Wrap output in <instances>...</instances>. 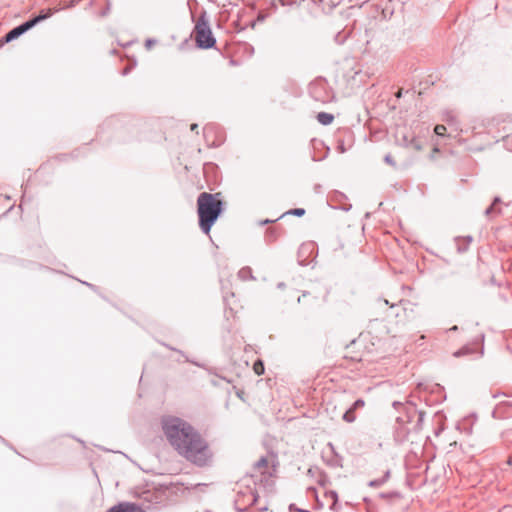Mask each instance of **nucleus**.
<instances>
[{
	"label": "nucleus",
	"instance_id": "f257e3e1",
	"mask_svg": "<svg viewBox=\"0 0 512 512\" xmlns=\"http://www.w3.org/2000/svg\"><path fill=\"white\" fill-rule=\"evenodd\" d=\"M161 426L167 441L179 455L199 467L211 460L213 454L207 441L190 423L176 416H163Z\"/></svg>",
	"mask_w": 512,
	"mask_h": 512
},
{
	"label": "nucleus",
	"instance_id": "f03ea898",
	"mask_svg": "<svg viewBox=\"0 0 512 512\" xmlns=\"http://www.w3.org/2000/svg\"><path fill=\"white\" fill-rule=\"evenodd\" d=\"M226 205L221 192H201L198 195L196 201L198 225L205 235H209L212 227L225 212Z\"/></svg>",
	"mask_w": 512,
	"mask_h": 512
},
{
	"label": "nucleus",
	"instance_id": "7ed1b4c3",
	"mask_svg": "<svg viewBox=\"0 0 512 512\" xmlns=\"http://www.w3.org/2000/svg\"><path fill=\"white\" fill-rule=\"evenodd\" d=\"M140 121L126 115H112L107 117L96 132L98 138L106 132H111L116 141L127 143L140 139Z\"/></svg>",
	"mask_w": 512,
	"mask_h": 512
},
{
	"label": "nucleus",
	"instance_id": "20e7f679",
	"mask_svg": "<svg viewBox=\"0 0 512 512\" xmlns=\"http://www.w3.org/2000/svg\"><path fill=\"white\" fill-rule=\"evenodd\" d=\"M187 6L190 10L191 20L194 23L193 34L195 35L196 47L202 50L215 48L216 38L206 9L201 8L199 17L196 18L194 7L198 6L197 0H188Z\"/></svg>",
	"mask_w": 512,
	"mask_h": 512
},
{
	"label": "nucleus",
	"instance_id": "39448f33",
	"mask_svg": "<svg viewBox=\"0 0 512 512\" xmlns=\"http://www.w3.org/2000/svg\"><path fill=\"white\" fill-rule=\"evenodd\" d=\"M51 15H52L51 12H46L45 10H42L38 15L31 16L28 20L22 22L21 24L15 26L11 30H9L1 38V43L7 44L14 40H17L20 36L25 34L30 29L34 28L37 24L48 19Z\"/></svg>",
	"mask_w": 512,
	"mask_h": 512
},
{
	"label": "nucleus",
	"instance_id": "423d86ee",
	"mask_svg": "<svg viewBox=\"0 0 512 512\" xmlns=\"http://www.w3.org/2000/svg\"><path fill=\"white\" fill-rule=\"evenodd\" d=\"M310 96L318 102L329 103L335 99V94L329 86L327 80L323 77H318L309 84Z\"/></svg>",
	"mask_w": 512,
	"mask_h": 512
},
{
	"label": "nucleus",
	"instance_id": "0eeeda50",
	"mask_svg": "<svg viewBox=\"0 0 512 512\" xmlns=\"http://www.w3.org/2000/svg\"><path fill=\"white\" fill-rule=\"evenodd\" d=\"M317 247L314 242H307L300 245L298 249V263L301 266H308L317 256Z\"/></svg>",
	"mask_w": 512,
	"mask_h": 512
},
{
	"label": "nucleus",
	"instance_id": "6e6552de",
	"mask_svg": "<svg viewBox=\"0 0 512 512\" xmlns=\"http://www.w3.org/2000/svg\"><path fill=\"white\" fill-rule=\"evenodd\" d=\"M484 339H485V335L481 334L478 338H476L474 340V342L472 344L467 343V344L463 345L461 348H459L458 350H456L453 353V356L456 358H459V357H463V356L472 355V354L476 353V351H477L474 348V345H479L480 347L478 349V354L480 357H482L484 355Z\"/></svg>",
	"mask_w": 512,
	"mask_h": 512
},
{
	"label": "nucleus",
	"instance_id": "1a4fd4ad",
	"mask_svg": "<svg viewBox=\"0 0 512 512\" xmlns=\"http://www.w3.org/2000/svg\"><path fill=\"white\" fill-rule=\"evenodd\" d=\"M203 134H204V137H205L206 141H208V138H209L210 134H214L215 135V139L211 143L207 144L209 148H218L225 141V139L223 137L222 128L220 126H218L217 124H214V123H210V124L205 125L204 128H203Z\"/></svg>",
	"mask_w": 512,
	"mask_h": 512
},
{
	"label": "nucleus",
	"instance_id": "9d476101",
	"mask_svg": "<svg viewBox=\"0 0 512 512\" xmlns=\"http://www.w3.org/2000/svg\"><path fill=\"white\" fill-rule=\"evenodd\" d=\"M415 414L418 415V420H417L416 424L414 425L413 429L417 432L422 427V424H423L424 418H425V412L422 410H417L415 404L409 403V407L406 408L405 415L398 416L397 421L398 422H400V421L401 422H411Z\"/></svg>",
	"mask_w": 512,
	"mask_h": 512
},
{
	"label": "nucleus",
	"instance_id": "9b49d317",
	"mask_svg": "<svg viewBox=\"0 0 512 512\" xmlns=\"http://www.w3.org/2000/svg\"><path fill=\"white\" fill-rule=\"evenodd\" d=\"M158 343H159L160 345H162V346L166 347L167 349H169V350H171V351H174V352L178 353L179 355H181L182 357H184L185 362H188V363H190V364H192V365H195V366H197V367H199V368L205 369L209 374H214V375L218 376V375L214 372V370H213L212 368L207 367L204 363H201V362H199V361H197V360H194V359L189 358V357L185 354V352H184V351H182V350H180V349H177L176 347H173V346H171L170 344H168V343H166V342H163V341H158Z\"/></svg>",
	"mask_w": 512,
	"mask_h": 512
},
{
	"label": "nucleus",
	"instance_id": "f8f14e48",
	"mask_svg": "<svg viewBox=\"0 0 512 512\" xmlns=\"http://www.w3.org/2000/svg\"><path fill=\"white\" fill-rule=\"evenodd\" d=\"M347 196L338 190H334L329 193V201L337 203L335 206H332L334 209H340L345 212H348L351 210L352 205L351 204H343L345 200H347Z\"/></svg>",
	"mask_w": 512,
	"mask_h": 512
},
{
	"label": "nucleus",
	"instance_id": "ddd939ff",
	"mask_svg": "<svg viewBox=\"0 0 512 512\" xmlns=\"http://www.w3.org/2000/svg\"><path fill=\"white\" fill-rule=\"evenodd\" d=\"M477 420L476 413H471L467 417L463 418L457 423V429L465 433L466 435H470L472 433L473 425Z\"/></svg>",
	"mask_w": 512,
	"mask_h": 512
},
{
	"label": "nucleus",
	"instance_id": "4468645a",
	"mask_svg": "<svg viewBox=\"0 0 512 512\" xmlns=\"http://www.w3.org/2000/svg\"><path fill=\"white\" fill-rule=\"evenodd\" d=\"M284 233L282 227H268L264 233V241L270 245L277 241V239Z\"/></svg>",
	"mask_w": 512,
	"mask_h": 512
},
{
	"label": "nucleus",
	"instance_id": "2eb2a0df",
	"mask_svg": "<svg viewBox=\"0 0 512 512\" xmlns=\"http://www.w3.org/2000/svg\"><path fill=\"white\" fill-rule=\"evenodd\" d=\"M512 408V402L503 401L499 403L492 411V417L494 419H503L508 416V409Z\"/></svg>",
	"mask_w": 512,
	"mask_h": 512
},
{
	"label": "nucleus",
	"instance_id": "dca6fc26",
	"mask_svg": "<svg viewBox=\"0 0 512 512\" xmlns=\"http://www.w3.org/2000/svg\"><path fill=\"white\" fill-rule=\"evenodd\" d=\"M108 512H144L139 506L130 503H121L112 507Z\"/></svg>",
	"mask_w": 512,
	"mask_h": 512
},
{
	"label": "nucleus",
	"instance_id": "f3484780",
	"mask_svg": "<svg viewBox=\"0 0 512 512\" xmlns=\"http://www.w3.org/2000/svg\"><path fill=\"white\" fill-rule=\"evenodd\" d=\"M396 423L398 424V427L395 429V439L397 441H405L407 439V436L409 434V428L406 427V424L409 422H398L396 420Z\"/></svg>",
	"mask_w": 512,
	"mask_h": 512
},
{
	"label": "nucleus",
	"instance_id": "a211bd4d",
	"mask_svg": "<svg viewBox=\"0 0 512 512\" xmlns=\"http://www.w3.org/2000/svg\"><path fill=\"white\" fill-rule=\"evenodd\" d=\"M443 121H445L450 127H453L456 131L459 130V122L452 111L446 110L443 112Z\"/></svg>",
	"mask_w": 512,
	"mask_h": 512
},
{
	"label": "nucleus",
	"instance_id": "6ab92c4d",
	"mask_svg": "<svg viewBox=\"0 0 512 512\" xmlns=\"http://www.w3.org/2000/svg\"><path fill=\"white\" fill-rule=\"evenodd\" d=\"M334 118L335 117L332 113H328V112H324V111L318 112L316 114V120L318 121V123H320L323 126L330 125L334 121Z\"/></svg>",
	"mask_w": 512,
	"mask_h": 512
},
{
	"label": "nucleus",
	"instance_id": "aec40b11",
	"mask_svg": "<svg viewBox=\"0 0 512 512\" xmlns=\"http://www.w3.org/2000/svg\"><path fill=\"white\" fill-rule=\"evenodd\" d=\"M87 145L88 144H85L83 149L87 150ZM81 150H82V148H77V149L73 150L70 154H60V155L56 156V158L59 161H67L69 158L77 159L78 157H80Z\"/></svg>",
	"mask_w": 512,
	"mask_h": 512
},
{
	"label": "nucleus",
	"instance_id": "412c9836",
	"mask_svg": "<svg viewBox=\"0 0 512 512\" xmlns=\"http://www.w3.org/2000/svg\"><path fill=\"white\" fill-rule=\"evenodd\" d=\"M305 213H306V210L304 208H292V209L287 210L283 214H281L278 217V219H282L288 215L302 217L305 215Z\"/></svg>",
	"mask_w": 512,
	"mask_h": 512
},
{
	"label": "nucleus",
	"instance_id": "4be33fe9",
	"mask_svg": "<svg viewBox=\"0 0 512 512\" xmlns=\"http://www.w3.org/2000/svg\"><path fill=\"white\" fill-rule=\"evenodd\" d=\"M238 276L242 280L254 279V276L252 275V269L248 266L241 268L238 272Z\"/></svg>",
	"mask_w": 512,
	"mask_h": 512
},
{
	"label": "nucleus",
	"instance_id": "5701e85b",
	"mask_svg": "<svg viewBox=\"0 0 512 512\" xmlns=\"http://www.w3.org/2000/svg\"><path fill=\"white\" fill-rule=\"evenodd\" d=\"M253 370L256 375H263L265 373L264 361L262 359H257L253 364Z\"/></svg>",
	"mask_w": 512,
	"mask_h": 512
},
{
	"label": "nucleus",
	"instance_id": "b1692460",
	"mask_svg": "<svg viewBox=\"0 0 512 512\" xmlns=\"http://www.w3.org/2000/svg\"><path fill=\"white\" fill-rule=\"evenodd\" d=\"M343 421L353 423L356 420V412L349 407L342 415Z\"/></svg>",
	"mask_w": 512,
	"mask_h": 512
},
{
	"label": "nucleus",
	"instance_id": "393cba45",
	"mask_svg": "<svg viewBox=\"0 0 512 512\" xmlns=\"http://www.w3.org/2000/svg\"><path fill=\"white\" fill-rule=\"evenodd\" d=\"M268 467V458L266 456H261L256 462L253 464V471L267 468Z\"/></svg>",
	"mask_w": 512,
	"mask_h": 512
},
{
	"label": "nucleus",
	"instance_id": "a878e982",
	"mask_svg": "<svg viewBox=\"0 0 512 512\" xmlns=\"http://www.w3.org/2000/svg\"><path fill=\"white\" fill-rule=\"evenodd\" d=\"M431 392L432 393L437 392L439 394V397L436 399L437 402H442L446 399V395L444 393V387L439 384H435L433 386Z\"/></svg>",
	"mask_w": 512,
	"mask_h": 512
},
{
	"label": "nucleus",
	"instance_id": "bb28decb",
	"mask_svg": "<svg viewBox=\"0 0 512 512\" xmlns=\"http://www.w3.org/2000/svg\"><path fill=\"white\" fill-rule=\"evenodd\" d=\"M365 400L363 398H357L352 404H351V410H354L357 412L358 410L364 408L365 406Z\"/></svg>",
	"mask_w": 512,
	"mask_h": 512
},
{
	"label": "nucleus",
	"instance_id": "cd10ccee",
	"mask_svg": "<svg viewBox=\"0 0 512 512\" xmlns=\"http://www.w3.org/2000/svg\"><path fill=\"white\" fill-rule=\"evenodd\" d=\"M79 282H81L83 285L87 286L88 288H90L93 292L97 293L101 298H103L104 300H106V297L103 296L101 293H100V290H99V287L92 284V283H89V282H86V281H82V280H78Z\"/></svg>",
	"mask_w": 512,
	"mask_h": 512
},
{
	"label": "nucleus",
	"instance_id": "c85d7f7f",
	"mask_svg": "<svg viewBox=\"0 0 512 512\" xmlns=\"http://www.w3.org/2000/svg\"><path fill=\"white\" fill-rule=\"evenodd\" d=\"M446 130H447V129H446V126H444V125H442V124H438V125H436V126H435V129H434V131H435L436 135H437V136H439V137H446V136H448V135L446 134Z\"/></svg>",
	"mask_w": 512,
	"mask_h": 512
},
{
	"label": "nucleus",
	"instance_id": "c756f323",
	"mask_svg": "<svg viewBox=\"0 0 512 512\" xmlns=\"http://www.w3.org/2000/svg\"><path fill=\"white\" fill-rule=\"evenodd\" d=\"M501 212V208L495 209L494 206L491 204L484 210V215L490 216L492 213L501 214Z\"/></svg>",
	"mask_w": 512,
	"mask_h": 512
},
{
	"label": "nucleus",
	"instance_id": "7c9ffc66",
	"mask_svg": "<svg viewBox=\"0 0 512 512\" xmlns=\"http://www.w3.org/2000/svg\"><path fill=\"white\" fill-rule=\"evenodd\" d=\"M268 16H269V15H268V13H266V12H264V11H259V12L257 13V16H256L255 20H256L258 23H263V22L267 19V17H268Z\"/></svg>",
	"mask_w": 512,
	"mask_h": 512
},
{
	"label": "nucleus",
	"instance_id": "2f4dec72",
	"mask_svg": "<svg viewBox=\"0 0 512 512\" xmlns=\"http://www.w3.org/2000/svg\"><path fill=\"white\" fill-rule=\"evenodd\" d=\"M279 219L276 218V219H269V218H266V219H261L257 222V224L259 226H265V225H269V224H274L275 222H277Z\"/></svg>",
	"mask_w": 512,
	"mask_h": 512
},
{
	"label": "nucleus",
	"instance_id": "473e14b6",
	"mask_svg": "<svg viewBox=\"0 0 512 512\" xmlns=\"http://www.w3.org/2000/svg\"><path fill=\"white\" fill-rule=\"evenodd\" d=\"M156 43L157 40L155 38H147L144 42V46L147 50H150Z\"/></svg>",
	"mask_w": 512,
	"mask_h": 512
},
{
	"label": "nucleus",
	"instance_id": "72a5a7b5",
	"mask_svg": "<svg viewBox=\"0 0 512 512\" xmlns=\"http://www.w3.org/2000/svg\"><path fill=\"white\" fill-rule=\"evenodd\" d=\"M503 142H504V145L506 146V148L510 151H512V135H507L505 137H503Z\"/></svg>",
	"mask_w": 512,
	"mask_h": 512
},
{
	"label": "nucleus",
	"instance_id": "f704fd0d",
	"mask_svg": "<svg viewBox=\"0 0 512 512\" xmlns=\"http://www.w3.org/2000/svg\"><path fill=\"white\" fill-rule=\"evenodd\" d=\"M111 9V2L110 0H106V6L105 8L100 12V16L105 17L109 14Z\"/></svg>",
	"mask_w": 512,
	"mask_h": 512
},
{
	"label": "nucleus",
	"instance_id": "c9c22d12",
	"mask_svg": "<svg viewBox=\"0 0 512 512\" xmlns=\"http://www.w3.org/2000/svg\"><path fill=\"white\" fill-rule=\"evenodd\" d=\"M336 149H337V151L339 153H345L346 152L347 149L345 147V144H344L343 140L338 141Z\"/></svg>",
	"mask_w": 512,
	"mask_h": 512
},
{
	"label": "nucleus",
	"instance_id": "e433bc0d",
	"mask_svg": "<svg viewBox=\"0 0 512 512\" xmlns=\"http://www.w3.org/2000/svg\"><path fill=\"white\" fill-rule=\"evenodd\" d=\"M384 162H385V163H387V164H389V165H392V166H395V165H396V163H395V161H394L393 157L391 156V154H386V155L384 156Z\"/></svg>",
	"mask_w": 512,
	"mask_h": 512
},
{
	"label": "nucleus",
	"instance_id": "4c0bfd02",
	"mask_svg": "<svg viewBox=\"0 0 512 512\" xmlns=\"http://www.w3.org/2000/svg\"><path fill=\"white\" fill-rule=\"evenodd\" d=\"M208 168H211L213 170H217L218 169V165L215 164V163H212V162H209V163H205L204 164V170H205V173H207V169Z\"/></svg>",
	"mask_w": 512,
	"mask_h": 512
},
{
	"label": "nucleus",
	"instance_id": "58836bf2",
	"mask_svg": "<svg viewBox=\"0 0 512 512\" xmlns=\"http://www.w3.org/2000/svg\"><path fill=\"white\" fill-rule=\"evenodd\" d=\"M456 240H464V241H465V244H467V245L469 246V245H470V243L472 242L473 238H472V236L467 235V236H465V237H463V238H461V237H457V238H456Z\"/></svg>",
	"mask_w": 512,
	"mask_h": 512
},
{
	"label": "nucleus",
	"instance_id": "ea45409f",
	"mask_svg": "<svg viewBox=\"0 0 512 512\" xmlns=\"http://www.w3.org/2000/svg\"><path fill=\"white\" fill-rule=\"evenodd\" d=\"M468 247L469 246L467 244H465V243L464 244H459L458 247H457V251L459 253H464V252H466L468 250Z\"/></svg>",
	"mask_w": 512,
	"mask_h": 512
},
{
	"label": "nucleus",
	"instance_id": "a19ab883",
	"mask_svg": "<svg viewBox=\"0 0 512 512\" xmlns=\"http://www.w3.org/2000/svg\"><path fill=\"white\" fill-rule=\"evenodd\" d=\"M393 407L395 409H398V408H403L405 411H406V408H408L409 406H405L403 403L399 402V401H394L393 402Z\"/></svg>",
	"mask_w": 512,
	"mask_h": 512
},
{
	"label": "nucleus",
	"instance_id": "79ce46f5",
	"mask_svg": "<svg viewBox=\"0 0 512 512\" xmlns=\"http://www.w3.org/2000/svg\"><path fill=\"white\" fill-rule=\"evenodd\" d=\"M245 50L249 53L250 56L254 53V47L247 43H245Z\"/></svg>",
	"mask_w": 512,
	"mask_h": 512
},
{
	"label": "nucleus",
	"instance_id": "37998d69",
	"mask_svg": "<svg viewBox=\"0 0 512 512\" xmlns=\"http://www.w3.org/2000/svg\"><path fill=\"white\" fill-rule=\"evenodd\" d=\"M502 203V199L500 196H495L492 200V205L495 206V205H499Z\"/></svg>",
	"mask_w": 512,
	"mask_h": 512
},
{
	"label": "nucleus",
	"instance_id": "c03bdc74",
	"mask_svg": "<svg viewBox=\"0 0 512 512\" xmlns=\"http://www.w3.org/2000/svg\"><path fill=\"white\" fill-rule=\"evenodd\" d=\"M281 5L283 6H286V5H293L294 3H296V0H279Z\"/></svg>",
	"mask_w": 512,
	"mask_h": 512
},
{
	"label": "nucleus",
	"instance_id": "a18cd8bd",
	"mask_svg": "<svg viewBox=\"0 0 512 512\" xmlns=\"http://www.w3.org/2000/svg\"><path fill=\"white\" fill-rule=\"evenodd\" d=\"M271 477L272 476V473H265V472H261V477L259 480H267V477Z\"/></svg>",
	"mask_w": 512,
	"mask_h": 512
},
{
	"label": "nucleus",
	"instance_id": "49530a36",
	"mask_svg": "<svg viewBox=\"0 0 512 512\" xmlns=\"http://www.w3.org/2000/svg\"><path fill=\"white\" fill-rule=\"evenodd\" d=\"M190 130H191V131H195V132H197V133H198V124H197V123H192V124L190 125Z\"/></svg>",
	"mask_w": 512,
	"mask_h": 512
},
{
	"label": "nucleus",
	"instance_id": "de8ad7c7",
	"mask_svg": "<svg viewBox=\"0 0 512 512\" xmlns=\"http://www.w3.org/2000/svg\"><path fill=\"white\" fill-rule=\"evenodd\" d=\"M459 327L457 325H453L448 329V332H457Z\"/></svg>",
	"mask_w": 512,
	"mask_h": 512
},
{
	"label": "nucleus",
	"instance_id": "09e8293b",
	"mask_svg": "<svg viewBox=\"0 0 512 512\" xmlns=\"http://www.w3.org/2000/svg\"><path fill=\"white\" fill-rule=\"evenodd\" d=\"M285 287H286V284H285L284 282H279V283L277 284V288H278V289H284Z\"/></svg>",
	"mask_w": 512,
	"mask_h": 512
},
{
	"label": "nucleus",
	"instance_id": "8fccbe9b",
	"mask_svg": "<svg viewBox=\"0 0 512 512\" xmlns=\"http://www.w3.org/2000/svg\"><path fill=\"white\" fill-rule=\"evenodd\" d=\"M257 24H258V22L256 20H253V21L250 22L249 27L254 29Z\"/></svg>",
	"mask_w": 512,
	"mask_h": 512
},
{
	"label": "nucleus",
	"instance_id": "3c124183",
	"mask_svg": "<svg viewBox=\"0 0 512 512\" xmlns=\"http://www.w3.org/2000/svg\"><path fill=\"white\" fill-rule=\"evenodd\" d=\"M389 476H390V471H386L384 476L380 480H387V478H389Z\"/></svg>",
	"mask_w": 512,
	"mask_h": 512
},
{
	"label": "nucleus",
	"instance_id": "603ef678",
	"mask_svg": "<svg viewBox=\"0 0 512 512\" xmlns=\"http://www.w3.org/2000/svg\"><path fill=\"white\" fill-rule=\"evenodd\" d=\"M129 72H130V69H129V68H125V69H123V71H122V75H123V76H126Z\"/></svg>",
	"mask_w": 512,
	"mask_h": 512
},
{
	"label": "nucleus",
	"instance_id": "864d4df0",
	"mask_svg": "<svg viewBox=\"0 0 512 512\" xmlns=\"http://www.w3.org/2000/svg\"><path fill=\"white\" fill-rule=\"evenodd\" d=\"M402 94H403L402 90H398L397 93L395 94V96L397 98H400V97H402Z\"/></svg>",
	"mask_w": 512,
	"mask_h": 512
},
{
	"label": "nucleus",
	"instance_id": "5fc2aeb1",
	"mask_svg": "<svg viewBox=\"0 0 512 512\" xmlns=\"http://www.w3.org/2000/svg\"><path fill=\"white\" fill-rule=\"evenodd\" d=\"M314 4L319 5L323 2V0H311Z\"/></svg>",
	"mask_w": 512,
	"mask_h": 512
},
{
	"label": "nucleus",
	"instance_id": "6e6d98bb",
	"mask_svg": "<svg viewBox=\"0 0 512 512\" xmlns=\"http://www.w3.org/2000/svg\"><path fill=\"white\" fill-rule=\"evenodd\" d=\"M230 65L235 66V65H237V62L234 59H231L230 60Z\"/></svg>",
	"mask_w": 512,
	"mask_h": 512
},
{
	"label": "nucleus",
	"instance_id": "4d7b16f0",
	"mask_svg": "<svg viewBox=\"0 0 512 512\" xmlns=\"http://www.w3.org/2000/svg\"><path fill=\"white\" fill-rule=\"evenodd\" d=\"M219 377H220L222 380L227 381L228 383H230V382H231L229 379H227V378H225V377H222V376H219Z\"/></svg>",
	"mask_w": 512,
	"mask_h": 512
},
{
	"label": "nucleus",
	"instance_id": "13d9d810",
	"mask_svg": "<svg viewBox=\"0 0 512 512\" xmlns=\"http://www.w3.org/2000/svg\"><path fill=\"white\" fill-rule=\"evenodd\" d=\"M499 395H500V393L493 394V395H492V398H494V399H495V398L499 397Z\"/></svg>",
	"mask_w": 512,
	"mask_h": 512
},
{
	"label": "nucleus",
	"instance_id": "bf43d9fd",
	"mask_svg": "<svg viewBox=\"0 0 512 512\" xmlns=\"http://www.w3.org/2000/svg\"><path fill=\"white\" fill-rule=\"evenodd\" d=\"M507 464H508V465H511V464H512V457H510V458L508 459Z\"/></svg>",
	"mask_w": 512,
	"mask_h": 512
},
{
	"label": "nucleus",
	"instance_id": "052dcab7",
	"mask_svg": "<svg viewBox=\"0 0 512 512\" xmlns=\"http://www.w3.org/2000/svg\"><path fill=\"white\" fill-rule=\"evenodd\" d=\"M247 476L252 477V478L255 477V475L253 473H247Z\"/></svg>",
	"mask_w": 512,
	"mask_h": 512
},
{
	"label": "nucleus",
	"instance_id": "680f3d73",
	"mask_svg": "<svg viewBox=\"0 0 512 512\" xmlns=\"http://www.w3.org/2000/svg\"><path fill=\"white\" fill-rule=\"evenodd\" d=\"M383 302H384L385 305H389V301L388 300L384 299Z\"/></svg>",
	"mask_w": 512,
	"mask_h": 512
},
{
	"label": "nucleus",
	"instance_id": "e2e57ef3",
	"mask_svg": "<svg viewBox=\"0 0 512 512\" xmlns=\"http://www.w3.org/2000/svg\"><path fill=\"white\" fill-rule=\"evenodd\" d=\"M312 159H313V161H320V159H316L314 156H313V158H312ZM322 159H323V158H321V160H322Z\"/></svg>",
	"mask_w": 512,
	"mask_h": 512
},
{
	"label": "nucleus",
	"instance_id": "0e129e2a",
	"mask_svg": "<svg viewBox=\"0 0 512 512\" xmlns=\"http://www.w3.org/2000/svg\"><path fill=\"white\" fill-rule=\"evenodd\" d=\"M255 500H256L255 497L252 495V501L251 502L254 503Z\"/></svg>",
	"mask_w": 512,
	"mask_h": 512
},
{
	"label": "nucleus",
	"instance_id": "69168bd1",
	"mask_svg": "<svg viewBox=\"0 0 512 512\" xmlns=\"http://www.w3.org/2000/svg\"><path fill=\"white\" fill-rule=\"evenodd\" d=\"M0 440H1L2 442H5V439H4L3 437H1V436H0Z\"/></svg>",
	"mask_w": 512,
	"mask_h": 512
},
{
	"label": "nucleus",
	"instance_id": "338daca9",
	"mask_svg": "<svg viewBox=\"0 0 512 512\" xmlns=\"http://www.w3.org/2000/svg\"><path fill=\"white\" fill-rule=\"evenodd\" d=\"M327 151H330V148H327ZM327 153H328V152H326V155H325L323 158H325V157L327 156Z\"/></svg>",
	"mask_w": 512,
	"mask_h": 512
}]
</instances>
